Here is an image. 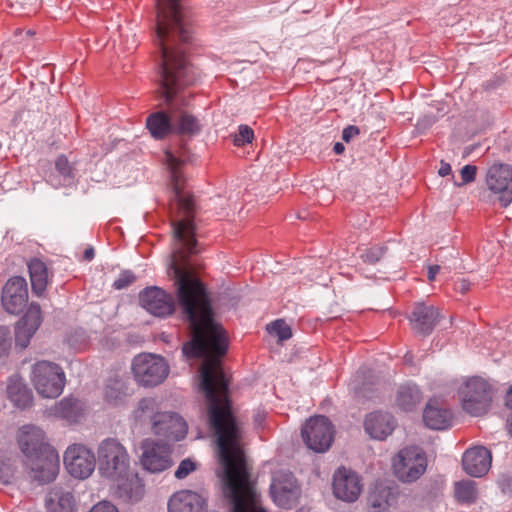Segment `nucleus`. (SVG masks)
Segmentation results:
<instances>
[{"label":"nucleus","instance_id":"423d86ee","mask_svg":"<svg viewBox=\"0 0 512 512\" xmlns=\"http://www.w3.org/2000/svg\"><path fill=\"white\" fill-rule=\"evenodd\" d=\"M458 394L463 409L472 416L485 414L491 406L492 388L480 377H472L465 381Z\"/></svg>","mask_w":512,"mask_h":512},{"label":"nucleus","instance_id":"4be33fe9","mask_svg":"<svg viewBox=\"0 0 512 512\" xmlns=\"http://www.w3.org/2000/svg\"><path fill=\"white\" fill-rule=\"evenodd\" d=\"M44 438L43 430L34 425L22 426L17 434L18 444L27 459L35 457L39 453H44Z\"/></svg>","mask_w":512,"mask_h":512},{"label":"nucleus","instance_id":"6ab92c4d","mask_svg":"<svg viewBox=\"0 0 512 512\" xmlns=\"http://www.w3.org/2000/svg\"><path fill=\"white\" fill-rule=\"evenodd\" d=\"M41 322L42 315L40 305L31 303L25 315L16 324V345L22 349L26 348L30 342V339L38 330Z\"/></svg>","mask_w":512,"mask_h":512},{"label":"nucleus","instance_id":"2eb2a0df","mask_svg":"<svg viewBox=\"0 0 512 512\" xmlns=\"http://www.w3.org/2000/svg\"><path fill=\"white\" fill-rule=\"evenodd\" d=\"M25 465L30 469L35 480L40 483H49L58 475L59 457L54 450L45 448L44 453L27 459Z\"/></svg>","mask_w":512,"mask_h":512},{"label":"nucleus","instance_id":"8fccbe9b","mask_svg":"<svg viewBox=\"0 0 512 512\" xmlns=\"http://www.w3.org/2000/svg\"><path fill=\"white\" fill-rule=\"evenodd\" d=\"M455 289L464 294L470 289V282L466 279H460L456 282Z\"/></svg>","mask_w":512,"mask_h":512},{"label":"nucleus","instance_id":"4468645a","mask_svg":"<svg viewBox=\"0 0 512 512\" xmlns=\"http://www.w3.org/2000/svg\"><path fill=\"white\" fill-rule=\"evenodd\" d=\"M140 458L143 468L151 473H160L172 466L171 450L162 443L146 439L141 445Z\"/></svg>","mask_w":512,"mask_h":512},{"label":"nucleus","instance_id":"37998d69","mask_svg":"<svg viewBox=\"0 0 512 512\" xmlns=\"http://www.w3.org/2000/svg\"><path fill=\"white\" fill-rule=\"evenodd\" d=\"M195 469H196L195 462H193L190 459H184L180 462L177 470L175 471V477L177 479H184Z\"/></svg>","mask_w":512,"mask_h":512},{"label":"nucleus","instance_id":"4c0bfd02","mask_svg":"<svg viewBox=\"0 0 512 512\" xmlns=\"http://www.w3.org/2000/svg\"><path fill=\"white\" fill-rule=\"evenodd\" d=\"M266 329L269 334L277 336L280 342L292 337L291 327L283 319L273 321Z\"/></svg>","mask_w":512,"mask_h":512},{"label":"nucleus","instance_id":"20e7f679","mask_svg":"<svg viewBox=\"0 0 512 512\" xmlns=\"http://www.w3.org/2000/svg\"><path fill=\"white\" fill-rule=\"evenodd\" d=\"M131 370L135 381L146 388L163 383L170 371L167 361L162 356L152 353L136 355L132 360Z\"/></svg>","mask_w":512,"mask_h":512},{"label":"nucleus","instance_id":"6e6552de","mask_svg":"<svg viewBox=\"0 0 512 512\" xmlns=\"http://www.w3.org/2000/svg\"><path fill=\"white\" fill-rule=\"evenodd\" d=\"M301 436L306 446L317 453L326 452L334 439V427L325 416L311 417L302 427Z\"/></svg>","mask_w":512,"mask_h":512},{"label":"nucleus","instance_id":"bb28decb","mask_svg":"<svg viewBox=\"0 0 512 512\" xmlns=\"http://www.w3.org/2000/svg\"><path fill=\"white\" fill-rule=\"evenodd\" d=\"M164 411L160 410V403L155 397H144L140 399L132 411V419L135 423L143 425L156 422Z\"/></svg>","mask_w":512,"mask_h":512},{"label":"nucleus","instance_id":"c03bdc74","mask_svg":"<svg viewBox=\"0 0 512 512\" xmlns=\"http://www.w3.org/2000/svg\"><path fill=\"white\" fill-rule=\"evenodd\" d=\"M55 167L57 171L65 177L72 175V167L67 157L64 155H60L57 157L55 161Z\"/></svg>","mask_w":512,"mask_h":512},{"label":"nucleus","instance_id":"6e6d98bb","mask_svg":"<svg viewBox=\"0 0 512 512\" xmlns=\"http://www.w3.org/2000/svg\"><path fill=\"white\" fill-rule=\"evenodd\" d=\"M405 359H406L407 361H410V360H411V357H410L408 354H406V355H405Z\"/></svg>","mask_w":512,"mask_h":512},{"label":"nucleus","instance_id":"473e14b6","mask_svg":"<svg viewBox=\"0 0 512 512\" xmlns=\"http://www.w3.org/2000/svg\"><path fill=\"white\" fill-rule=\"evenodd\" d=\"M172 120L174 131L179 134L194 135L201 130L200 121L187 111H181L179 114H173Z\"/></svg>","mask_w":512,"mask_h":512},{"label":"nucleus","instance_id":"9b49d317","mask_svg":"<svg viewBox=\"0 0 512 512\" xmlns=\"http://www.w3.org/2000/svg\"><path fill=\"white\" fill-rule=\"evenodd\" d=\"M111 495L125 504H134L143 499L146 493L145 484L134 470L112 480Z\"/></svg>","mask_w":512,"mask_h":512},{"label":"nucleus","instance_id":"39448f33","mask_svg":"<svg viewBox=\"0 0 512 512\" xmlns=\"http://www.w3.org/2000/svg\"><path fill=\"white\" fill-rule=\"evenodd\" d=\"M30 379L37 393L44 398L58 397L65 386V374L61 367L45 360L32 366Z\"/></svg>","mask_w":512,"mask_h":512},{"label":"nucleus","instance_id":"b1692460","mask_svg":"<svg viewBox=\"0 0 512 512\" xmlns=\"http://www.w3.org/2000/svg\"><path fill=\"white\" fill-rule=\"evenodd\" d=\"M365 431L374 439L384 440L396 427L395 418L386 412H372L364 422Z\"/></svg>","mask_w":512,"mask_h":512},{"label":"nucleus","instance_id":"aec40b11","mask_svg":"<svg viewBox=\"0 0 512 512\" xmlns=\"http://www.w3.org/2000/svg\"><path fill=\"white\" fill-rule=\"evenodd\" d=\"M439 319V310L424 303H417L409 317L412 330L422 336L431 334Z\"/></svg>","mask_w":512,"mask_h":512},{"label":"nucleus","instance_id":"412c9836","mask_svg":"<svg viewBox=\"0 0 512 512\" xmlns=\"http://www.w3.org/2000/svg\"><path fill=\"white\" fill-rule=\"evenodd\" d=\"M491 461V452L483 446L468 449L462 457L463 469L473 477L485 475L491 467Z\"/></svg>","mask_w":512,"mask_h":512},{"label":"nucleus","instance_id":"9d476101","mask_svg":"<svg viewBox=\"0 0 512 512\" xmlns=\"http://www.w3.org/2000/svg\"><path fill=\"white\" fill-rule=\"evenodd\" d=\"M362 477L350 468L339 467L333 474V495L346 503L356 502L363 492Z\"/></svg>","mask_w":512,"mask_h":512},{"label":"nucleus","instance_id":"e433bc0d","mask_svg":"<svg viewBox=\"0 0 512 512\" xmlns=\"http://www.w3.org/2000/svg\"><path fill=\"white\" fill-rule=\"evenodd\" d=\"M104 396L109 404H120L128 396L127 387L120 380H111L105 387Z\"/></svg>","mask_w":512,"mask_h":512},{"label":"nucleus","instance_id":"393cba45","mask_svg":"<svg viewBox=\"0 0 512 512\" xmlns=\"http://www.w3.org/2000/svg\"><path fill=\"white\" fill-rule=\"evenodd\" d=\"M6 393L8 399L17 409L27 410L33 406V393L23 378L18 375H13L8 379Z\"/></svg>","mask_w":512,"mask_h":512},{"label":"nucleus","instance_id":"c756f323","mask_svg":"<svg viewBox=\"0 0 512 512\" xmlns=\"http://www.w3.org/2000/svg\"><path fill=\"white\" fill-rule=\"evenodd\" d=\"M452 412L446 408H439L429 402L423 413V421L427 427L434 430H443L451 425Z\"/></svg>","mask_w":512,"mask_h":512},{"label":"nucleus","instance_id":"ddd939ff","mask_svg":"<svg viewBox=\"0 0 512 512\" xmlns=\"http://www.w3.org/2000/svg\"><path fill=\"white\" fill-rule=\"evenodd\" d=\"M486 183L493 193L499 194L503 207L512 202V167L508 164L494 163L486 174Z\"/></svg>","mask_w":512,"mask_h":512},{"label":"nucleus","instance_id":"c9c22d12","mask_svg":"<svg viewBox=\"0 0 512 512\" xmlns=\"http://www.w3.org/2000/svg\"><path fill=\"white\" fill-rule=\"evenodd\" d=\"M16 471V456L7 451L0 450V481L8 484L14 478Z\"/></svg>","mask_w":512,"mask_h":512},{"label":"nucleus","instance_id":"a19ab883","mask_svg":"<svg viewBox=\"0 0 512 512\" xmlns=\"http://www.w3.org/2000/svg\"><path fill=\"white\" fill-rule=\"evenodd\" d=\"M136 280V276L133 272L125 270L121 272L119 277L113 282L112 286L116 290H122L130 286Z\"/></svg>","mask_w":512,"mask_h":512},{"label":"nucleus","instance_id":"f3484780","mask_svg":"<svg viewBox=\"0 0 512 512\" xmlns=\"http://www.w3.org/2000/svg\"><path fill=\"white\" fill-rule=\"evenodd\" d=\"M1 301L8 313H20L28 301L26 280L21 276L10 278L3 287Z\"/></svg>","mask_w":512,"mask_h":512},{"label":"nucleus","instance_id":"de8ad7c7","mask_svg":"<svg viewBox=\"0 0 512 512\" xmlns=\"http://www.w3.org/2000/svg\"><path fill=\"white\" fill-rule=\"evenodd\" d=\"M9 348V331L5 327H0V358L7 354Z\"/></svg>","mask_w":512,"mask_h":512},{"label":"nucleus","instance_id":"864d4df0","mask_svg":"<svg viewBox=\"0 0 512 512\" xmlns=\"http://www.w3.org/2000/svg\"><path fill=\"white\" fill-rule=\"evenodd\" d=\"M94 249L93 248H87L85 251H84V259L87 260V261H90L94 258Z\"/></svg>","mask_w":512,"mask_h":512},{"label":"nucleus","instance_id":"79ce46f5","mask_svg":"<svg viewBox=\"0 0 512 512\" xmlns=\"http://www.w3.org/2000/svg\"><path fill=\"white\" fill-rule=\"evenodd\" d=\"M385 253V249L383 247L375 246L367 249L362 255L361 258L365 263L374 264L378 262Z\"/></svg>","mask_w":512,"mask_h":512},{"label":"nucleus","instance_id":"f257e3e1","mask_svg":"<svg viewBox=\"0 0 512 512\" xmlns=\"http://www.w3.org/2000/svg\"><path fill=\"white\" fill-rule=\"evenodd\" d=\"M191 328L193 338L182 351L189 358H206L201 367V389L207 400L209 422L218 436L223 494L233 504L232 512L237 508L242 512H266L260 506L251 468L240 446V431L228 398L229 381L219 360L228 348L226 333L222 326Z\"/></svg>","mask_w":512,"mask_h":512},{"label":"nucleus","instance_id":"7ed1b4c3","mask_svg":"<svg viewBox=\"0 0 512 512\" xmlns=\"http://www.w3.org/2000/svg\"><path fill=\"white\" fill-rule=\"evenodd\" d=\"M98 458L101 475L110 481L132 470L126 448L116 439L108 438L101 442Z\"/></svg>","mask_w":512,"mask_h":512},{"label":"nucleus","instance_id":"5701e85b","mask_svg":"<svg viewBox=\"0 0 512 512\" xmlns=\"http://www.w3.org/2000/svg\"><path fill=\"white\" fill-rule=\"evenodd\" d=\"M206 501L196 492L182 490L174 493L168 502L169 512H205Z\"/></svg>","mask_w":512,"mask_h":512},{"label":"nucleus","instance_id":"c85d7f7f","mask_svg":"<svg viewBox=\"0 0 512 512\" xmlns=\"http://www.w3.org/2000/svg\"><path fill=\"white\" fill-rule=\"evenodd\" d=\"M45 505L48 512H76L77 510L73 494L60 487L50 489Z\"/></svg>","mask_w":512,"mask_h":512},{"label":"nucleus","instance_id":"2f4dec72","mask_svg":"<svg viewBox=\"0 0 512 512\" xmlns=\"http://www.w3.org/2000/svg\"><path fill=\"white\" fill-rule=\"evenodd\" d=\"M53 413L68 422H76L83 414V405L78 399L66 397L53 407Z\"/></svg>","mask_w":512,"mask_h":512},{"label":"nucleus","instance_id":"f03ea898","mask_svg":"<svg viewBox=\"0 0 512 512\" xmlns=\"http://www.w3.org/2000/svg\"><path fill=\"white\" fill-rule=\"evenodd\" d=\"M191 33L179 0H157L155 43L160 52L161 90L163 96H175L194 81L190 66L178 42L189 41Z\"/></svg>","mask_w":512,"mask_h":512},{"label":"nucleus","instance_id":"ea45409f","mask_svg":"<svg viewBox=\"0 0 512 512\" xmlns=\"http://www.w3.org/2000/svg\"><path fill=\"white\" fill-rule=\"evenodd\" d=\"M254 139V132L248 125H240L238 133L234 136V145L240 147L251 143Z\"/></svg>","mask_w":512,"mask_h":512},{"label":"nucleus","instance_id":"5fc2aeb1","mask_svg":"<svg viewBox=\"0 0 512 512\" xmlns=\"http://www.w3.org/2000/svg\"><path fill=\"white\" fill-rule=\"evenodd\" d=\"M334 151L336 154H341L344 151V146L341 143H336L334 145Z\"/></svg>","mask_w":512,"mask_h":512},{"label":"nucleus","instance_id":"a18cd8bd","mask_svg":"<svg viewBox=\"0 0 512 512\" xmlns=\"http://www.w3.org/2000/svg\"><path fill=\"white\" fill-rule=\"evenodd\" d=\"M476 173H477V167L475 165H469V164L465 165L460 171L461 179H462V182L460 185H465V184L473 182L475 180Z\"/></svg>","mask_w":512,"mask_h":512},{"label":"nucleus","instance_id":"cd10ccee","mask_svg":"<svg viewBox=\"0 0 512 512\" xmlns=\"http://www.w3.org/2000/svg\"><path fill=\"white\" fill-rule=\"evenodd\" d=\"M28 271L33 292L39 296L42 295L52 279V272L39 258H32L28 262Z\"/></svg>","mask_w":512,"mask_h":512},{"label":"nucleus","instance_id":"a878e982","mask_svg":"<svg viewBox=\"0 0 512 512\" xmlns=\"http://www.w3.org/2000/svg\"><path fill=\"white\" fill-rule=\"evenodd\" d=\"M423 400V393L420 388L411 382L401 384L394 396V405L403 412L416 410Z\"/></svg>","mask_w":512,"mask_h":512},{"label":"nucleus","instance_id":"72a5a7b5","mask_svg":"<svg viewBox=\"0 0 512 512\" xmlns=\"http://www.w3.org/2000/svg\"><path fill=\"white\" fill-rule=\"evenodd\" d=\"M393 499L390 488L376 486L369 495L368 503L375 512H385L391 506Z\"/></svg>","mask_w":512,"mask_h":512},{"label":"nucleus","instance_id":"58836bf2","mask_svg":"<svg viewBox=\"0 0 512 512\" xmlns=\"http://www.w3.org/2000/svg\"><path fill=\"white\" fill-rule=\"evenodd\" d=\"M119 36L121 38V43L124 46V49L128 52H131L137 47V39L135 33H133L132 29L128 26H120L119 27Z\"/></svg>","mask_w":512,"mask_h":512},{"label":"nucleus","instance_id":"3c124183","mask_svg":"<svg viewBox=\"0 0 512 512\" xmlns=\"http://www.w3.org/2000/svg\"><path fill=\"white\" fill-rule=\"evenodd\" d=\"M451 171H452L451 165L449 163L442 161L440 168L438 170L439 175L442 177H445V176L451 174Z\"/></svg>","mask_w":512,"mask_h":512},{"label":"nucleus","instance_id":"09e8293b","mask_svg":"<svg viewBox=\"0 0 512 512\" xmlns=\"http://www.w3.org/2000/svg\"><path fill=\"white\" fill-rule=\"evenodd\" d=\"M360 130L357 126L349 125L345 127L342 131V139L345 142H349L352 138L359 135Z\"/></svg>","mask_w":512,"mask_h":512},{"label":"nucleus","instance_id":"1a4fd4ad","mask_svg":"<svg viewBox=\"0 0 512 512\" xmlns=\"http://www.w3.org/2000/svg\"><path fill=\"white\" fill-rule=\"evenodd\" d=\"M270 495L276 505L289 509L297 504L301 488L291 472L278 470L272 475Z\"/></svg>","mask_w":512,"mask_h":512},{"label":"nucleus","instance_id":"7c9ffc66","mask_svg":"<svg viewBox=\"0 0 512 512\" xmlns=\"http://www.w3.org/2000/svg\"><path fill=\"white\" fill-rule=\"evenodd\" d=\"M146 127L155 139H163L170 132L174 131L172 117L170 118L165 112H155L148 116Z\"/></svg>","mask_w":512,"mask_h":512},{"label":"nucleus","instance_id":"f8f14e48","mask_svg":"<svg viewBox=\"0 0 512 512\" xmlns=\"http://www.w3.org/2000/svg\"><path fill=\"white\" fill-rule=\"evenodd\" d=\"M95 463L94 453L82 444H72L64 453L66 470L78 479L89 477L95 469Z\"/></svg>","mask_w":512,"mask_h":512},{"label":"nucleus","instance_id":"f704fd0d","mask_svg":"<svg viewBox=\"0 0 512 512\" xmlns=\"http://www.w3.org/2000/svg\"><path fill=\"white\" fill-rule=\"evenodd\" d=\"M455 497L461 503H474L478 497L476 483L473 480H462L455 483Z\"/></svg>","mask_w":512,"mask_h":512},{"label":"nucleus","instance_id":"603ef678","mask_svg":"<svg viewBox=\"0 0 512 512\" xmlns=\"http://www.w3.org/2000/svg\"><path fill=\"white\" fill-rule=\"evenodd\" d=\"M440 271V266L439 265H432V266H429L428 268V279L429 281H433L436 277V275L439 273Z\"/></svg>","mask_w":512,"mask_h":512},{"label":"nucleus","instance_id":"dca6fc26","mask_svg":"<svg viewBox=\"0 0 512 512\" xmlns=\"http://www.w3.org/2000/svg\"><path fill=\"white\" fill-rule=\"evenodd\" d=\"M139 301L145 310L157 317L171 315L175 310L173 297L157 286L148 287L141 291Z\"/></svg>","mask_w":512,"mask_h":512},{"label":"nucleus","instance_id":"0eeeda50","mask_svg":"<svg viewBox=\"0 0 512 512\" xmlns=\"http://www.w3.org/2000/svg\"><path fill=\"white\" fill-rule=\"evenodd\" d=\"M393 470L396 477L406 483L419 479L427 468V458L422 449L405 447L393 458Z\"/></svg>","mask_w":512,"mask_h":512},{"label":"nucleus","instance_id":"49530a36","mask_svg":"<svg viewBox=\"0 0 512 512\" xmlns=\"http://www.w3.org/2000/svg\"><path fill=\"white\" fill-rule=\"evenodd\" d=\"M88 512H120L110 501L102 500L91 507Z\"/></svg>","mask_w":512,"mask_h":512},{"label":"nucleus","instance_id":"4d7b16f0","mask_svg":"<svg viewBox=\"0 0 512 512\" xmlns=\"http://www.w3.org/2000/svg\"><path fill=\"white\" fill-rule=\"evenodd\" d=\"M236 512H242V511L240 510V508H237V511H236Z\"/></svg>","mask_w":512,"mask_h":512},{"label":"nucleus","instance_id":"a211bd4d","mask_svg":"<svg viewBox=\"0 0 512 512\" xmlns=\"http://www.w3.org/2000/svg\"><path fill=\"white\" fill-rule=\"evenodd\" d=\"M151 431L154 435L167 441H180L185 438L188 426L177 413L164 411L160 418L153 422Z\"/></svg>","mask_w":512,"mask_h":512}]
</instances>
